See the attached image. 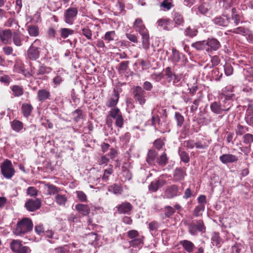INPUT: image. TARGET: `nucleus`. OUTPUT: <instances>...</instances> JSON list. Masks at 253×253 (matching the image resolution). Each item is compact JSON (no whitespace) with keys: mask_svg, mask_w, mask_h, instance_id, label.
I'll return each instance as SVG.
<instances>
[{"mask_svg":"<svg viewBox=\"0 0 253 253\" xmlns=\"http://www.w3.org/2000/svg\"><path fill=\"white\" fill-rule=\"evenodd\" d=\"M116 208L119 213L129 214L132 210L133 207L130 203L126 202L118 205Z\"/></svg>","mask_w":253,"mask_h":253,"instance_id":"13","label":"nucleus"},{"mask_svg":"<svg viewBox=\"0 0 253 253\" xmlns=\"http://www.w3.org/2000/svg\"><path fill=\"white\" fill-rule=\"evenodd\" d=\"M120 97L118 92L114 89L113 94L111 96L110 99L107 101L106 105L108 107H115L118 103Z\"/></svg>","mask_w":253,"mask_h":253,"instance_id":"20","label":"nucleus"},{"mask_svg":"<svg viewBox=\"0 0 253 253\" xmlns=\"http://www.w3.org/2000/svg\"><path fill=\"white\" fill-rule=\"evenodd\" d=\"M142 36V42L143 47L147 50L149 48L150 46V41H149V36L148 32L140 34Z\"/></svg>","mask_w":253,"mask_h":253,"instance_id":"36","label":"nucleus"},{"mask_svg":"<svg viewBox=\"0 0 253 253\" xmlns=\"http://www.w3.org/2000/svg\"><path fill=\"white\" fill-rule=\"evenodd\" d=\"M210 109L213 113L216 114H220L224 112L219 102H212L210 105Z\"/></svg>","mask_w":253,"mask_h":253,"instance_id":"26","label":"nucleus"},{"mask_svg":"<svg viewBox=\"0 0 253 253\" xmlns=\"http://www.w3.org/2000/svg\"><path fill=\"white\" fill-rule=\"evenodd\" d=\"M33 227V224L31 219L29 218H23L19 221L13 231L14 234L18 236H22L31 231Z\"/></svg>","mask_w":253,"mask_h":253,"instance_id":"1","label":"nucleus"},{"mask_svg":"<svg viewBox=\"0 0 253 253\" xmlns=\"http://www.w3.org/2000/svg\"><path fill=\"white\" fill-rule=\"evenodd\" d=\"M233 94H231L229 96L222 95L221 97V100L223 99L221 101H219L220 105L222 107L224 112H228L230 110V108L232 106V101L231 98Z\"/></svg>","mask_w":253,"mask_h":253,"instance_id":"11","label":"nucleus"},{"mask_svg":"<svg viewBox=\"0 0 253 253\" xmlns=\"http://www.w3.org/2000/svg\"><path fill=\"white\" fill-rule=\"evenodd\" d=\"M108 191L113 192L115 194H121L123 191V189L120 185L114 184L109 186Z\"/></svg>","mask_w":253,"mask_h":253,"instance_id":"43","label":"nucleus"},{"mask_svg":"<svg viewBox=\"0 0 253 253\" xmlns=\"http://www.w3.org/2000/svg\"><path fill=\"white\" fill-rule=\"evenodd\" d=\"M157 155V153L154 149L150 150L148 151L146 161L149 165H154L155 161L156 160Z\"/></svg>","mask_w":253,"mask_h":253,"instance_id":"29","label":"nucleus"},{"mask_svg":"<svg viewBox=\"0 0 253 253\" xmlns=\"http://www.w3.org/2000/svg\"><path fill=\"white\" fill-rule=\"evenodd\" d=\"M127 236L131 240L141 237L136 230H131L127 232Z\"/></svg>","mask_w":253,"mask_h":253,"instance_id":"63","label":"nucleus"},{"mask_svg":"<svg viewBox=\"0 0 253 253\" xmlns=\"http://www.w3.org/2000/svg\"><path fill=\"white\" fill-rule=\"evenodd\" d=\"M205 209V206L198 205L196 206L193 210V214L196 217H198L202 214V212Z\"/></svg>","mask_w":253,"mask_h":253,"instance_id":"53","label":"nucleus"},{"mask_svg":"<svg viewBox=\"0 0 253 253\" xmlns=\"http://www.w3.org/2000/svg\"><path fill=\"white\" fill-rule=\"evenodd\" d=\"M133 27L136 31L138 32L140 34L148 32L141 18H138L135 19Z\"/></svg>","mask_w":253,"mask_h":253,"instance_id":"15","label":"nucleus"},{"mask_svg":"<svg viewBox=\"0 0 253 253\" xmlns=\"http://www.w3.org/2000/svg\"><path fill=\"white\" fill-rule=\"evenodd\" d=\"M82 33L88 40H92V33L90 29L88 27H84L82 29Z\"/></svg>","mask_w":253,"mask_h":253,"instance_id":"57","label":"nucleus"},{"mask_svg":"<svg viewBox=\"0 0 253 253\" xmlns=\"http://www.w3.org/2000/svg\"><path fill=\"white\" fill-rule=\"evenodd\" d=\"M244 246L242 243H235L231 246L230 253H244Z\"/></svg>","mask_w":253,"mask_h":253,"instance_id":"27","label":"nucleus"},{"mask_svg":"<svg viewBox=\"0 0 253 253\" xmlns=\"http://www.w3.org/2000/svg\"><path fill=\"white\" fill-rule=\"evenodd\" d=\"M230 18L226 16H218L212 19L213 22L218 26H227L230 23Z\"/></svg>","mask_w":253,"mask_h":253,"instance_id":"16","label":"nucleus"},{"mask_svg":"<svg viewBox=\"0 0 253 253\" xmlns=\"http://www.w3.org/2000/svg\"><path fill=\"white\" fill-rule=\"evenodd\" d=\"M249 30L242 27H239L238 28L233 29L230 30V32L235 34H240L243 36H246L249 33Z\"/></svg>","mask_w":253,"mask_h":253,"instance_id":"51","label":"nucleus"},{"mask_svg":"<svg viewBox=\"0 0 253 253\" xmlns=\"http://www.w3.org/2000/svg\"><path fill=\"white\" fill-rule=\"evenodd\" d=\"M40 42L39 40H36L28 49L27 56L30 60L35 61L39 58L40 55L39 48L36 46L34 44H39Z\"/></svg>","mask_w":253,"mask_h":253,"instance_id":"6","label":"nucleus"},{"mask_svg":"<svg viewBox=\"0 0 253 253\" xmlns=\"http://www.w3.org/2000/svg\"><path fill=\"white\" fill-rule=\"evenodd\" d=\"M171 20L167 18H161L157 21L158 26L161 29L169 31L171 29L168 27L170 25Z\"/></svg>","mask_w":253,"mask_h":253,"instance_id":"24","label":"nucleus"},{"mask_svg":"<svg viewBox=\"0 0 253 253\" xmlns=\"http://www.w3.org/2000/svg\"><path fill=\"white\" fill-rule=\"evenodd\" d=\"M206 228L202 220H193L188 226V231L193 236L198 234V232H204Z\"/></svg>","mask_w":253,"mask_h":253,"instance_id":"4","label":"nucleus"},{"mask_svg":"<svg viewBox=\"0 0 253 253\" xmlns=\"http://www.w3.org/2000/svg\"><path fill=\"white\" fill-rule=\"evenodd\" d=\"M198 33V31L195 28H191L190 27H188L186 28L184 30V34L187 37L193 38L195 37Z\"/></svg>","mask_w":253,"mask_h":253,"instance_id":"50","label":"nucleus"},{"mask_svg":"<svg viewBox=\"0 0 253 253\" xmlns=\"http://www.w3.org/2000/svg\"><path fill=\"white\" fill-rule=\"evenodd\" d=\"M11 127L14 131L19 132L23 128V124L21 121L15 120L11 122Z\"/></svg>","mask_w":253,"mask_h":253,"instance_id":"40","label":"nucleus"},{"mask_svg":"<svg viewBox=\"0 0 253 253\" xmlns=\"http://www.w3.org/2000/svg\"><path fill=\"white\" fill-rule=\"evenodd\" d=\"M116 37V33L114 31L107 32L105 33L103 39L107 42H109L114 40Z\"/></svg>","mask_w":253,"mask_h":253,"instance_id":"55","label":"nucleus"},{"mask_svg":"<svg viewBox=\"0 0 253 253\" xmlns=\"http://www.w3.org/2000/svg\"><path fill=\"white\" fill-rule=\"evenodd\" d=\"M165 76H166V78L168 80V82H172V80L174 77H175L176 75L172 72L171 68L169 67H168L165 69Z\"/></svg>","mask_w":253,"mask_h":253,"instance_id":"49","label":"nucleus"},{"mask_svg":"<svg viewBox=\"0 0 253 253\" xmlns=\"http://www.w3.org/2000/svg\"><path fill=\"white\" fill-rule=\"evenodd\" d=\"M55 201L59 206H64L68 201V199L65 195L57 194L55 196Z\"/></svg>","mask_w":253,"mask_h":253,"instance_id":"31","label":"nucleus"},{"mask_svg":"<svg viewBox=\"0 0 253 253\" xmlns=\"http://www.w3.org/2000/svg\"><path fill=\"white\" fill-rule=\"evenodd\" d=\"M160 7L164 10H169L173 5L171 2V0H164L160 5Z\"/></svg>","mask_w":253,"mask_h":253,"instance_id":"56","label":"nucleus"},{"mask_svg":"<svg viewBox=\"0 0 253 253\" xmlns=\"http://www.w3.org/2000/svg\"><path fill=\"white\" fill-rule=\"evenodd\" d=\"M164 212L165 216L170 218L175 212V210L169 206H166L164 209Z\"/></svg>","mask_w":253,"mask_h":253,"instance_id":"54","label":"nucleus"},{"mask_svg":"<svg viewBox=\"0 0 253 253\" xmlns=\"http://www.w3.org/2000/svg\"><path fill=\"white\" fill-rule=\"evenodd\" d=\"M27 30L30 36L37 37L39 34V30L38 26L35 25H30L28 26Z\"/></svg>","mask_w":253,"mask_h":253,"instance_id":"44","label":"nucleus"},{"mask_svg":"<svg viewBox=\"0 0 253 253\" xmlns=\"http://www.w3.org/2000/svg\"><path fill=\"white\" fill-rule=\"evenodd\" d=\"M52 71V68L50 67H47L44 65L40 66L37 71V75H42L47 74Z\"/></svg>","mask_w":253,"mask_h":253,"instance_id":"42","label":"nucleus"},{"mask_svg":"<svg viewBox=\"0 0 253 253\" xmlns=\"http://www.w3.org/2000/svg\"><path fill=\"white\" fill-rule=\"evenodd\" d=\"M167 181L165 179L158 178L152 181L148 186V190L151 192H156L159 188L165 185Z\"/></svg>","mask_w":253,"mask_h":253,"instance_id":"9","label":"nucleus"},{"mask_svg":"<svg viewBox=\"0 0 253 253\" xmlns=\"http://www.w3.org/2000/svg\"><path fill=\"white\" fill-rule=\"evenodd\" d=\"M169 158H168L167 154L164 152L161 155H160L157 159V163L161 167H165L168 163Z\"/></svg>","mask_w":253,"mask_h":253,"instance_id":"39","label":"nucleus"},{"mask_svg":"<svg viewBox=\"0 0 253 253\" xmlns=\"http://www.w3.org/2000/svg\"><path fill=\"white\" fill-rule=\"evenodd\" d=\"M129 62L128 61H122L121 62L118 68V71L120 73H124L127 70Z\"/></svg>","mask_w":253,"mask_h":253,"instance_id":"59","label":"nucleus"},{"mask_svg":"<svg viewBox=\"0 0 253 253\" xmlns=\"http://www.w3.org/2000/svg\"><path fill=\"white\" fill-rule=\"evenodd\" d=\"M33 107L30 104L24 103L22 105L21 111L23 116L28 118L31 114Z\"/></svg>","mask_w":253,"mask_h":253,"instance_id":"30","label":"nucleus"},{"mask_svg":"<svg viewBox=\"0 0 253 253\" xmlns=\"http://www.w3.org/2000/svg\"><path fill=\"white\" fill-rule=\"evenodd\" d=\"M55 253H69L70 246L66 245L55 249Z\"/></svg>","mask_w":253,"mask_h":253,"instance_id":"58","label":"nucleus"},{"mask_svg":"<svg viewBox=\"0 0 253 253\" xmlns=\"http://www.w3.org/2000/svg\"><path fill=\"white\" fill-rule=\"evenodd\" d=\"M109 115L113 119H115L117 117L122 115L120 109L117 107L112 108L109 112Z\"/></svg>","mask_w":253,"mask_h":253,"instance_id":"62","label":"nucleus"},{"mask_svg":"<svg viewBox=\"0 0 253 253\" xmlns=\"http://www.w3.org/2000/svg\"><path fill=\"white\" fill-rule=\"evenodd\" d=\"M180 195L179 187L177 185L173 184L167 186L164 191V198L170 199Z\"/></svg>","mask_w":253,"mask_h":253,"instance_id":"7","label":"nucleus"},{"mask_svg":"<svg viewBox=\"0 0 253 253\" xmlns=\"http://www.w3.org/2000/svg\"><path fill=\"white\" fill-rule=\"evenodd\" d=\"M175 119L176 120L177 126H181L184 121L183 116L179 112H175Z\"/></svg>","mask_w":253,"mask_h":253,"instance_id":"61","label":"nucleus"},{"mask_svg":"<svg viewBox=\"0 0 253 253\" xmlns=\"http://www.w3.org/2000/svg\"><path fill=\"white\" fill-rule=\"evenodd\" d=\"M50 92L45 89H39L37 92V98L39 101L43 102L45 100L49 99Z\"/></svg>","mask_w":253,"mask_h":253,"instance_id":"18","label":"nucleus"},{"mask_svg":"<svg viewBox=\"0 0 253 253\" xmlns=\"http://www.w3.org/2000/svg\"><path fill=\"white\" fill-rule=\"evenodd\" d=\"M42 206L41 200L37 198L35 200L29 199L25 204V207L29 211H34L39 210Z\"/></svg>","mask_w":253,"mask_h":253,"instance_id":"8","label":"nucleus"},{"mask_svg":"<svg viewBox=\"0 0 253 253\" xmlns=\"http://www.w3.org/2000/svg\"><path fill=\"white\" fill-rule=\"evenodd\" d=\"M173 21L175 23V27L178 25H181L184 23L183 16L178 12H175L173 14Z\"/></svg>","mask_w":253,"mask_h":253,"instance_id":"41","label":"nucleus"},{"mask_svg":"<svg viewBox=\"0 0 253 253\" xmlns=\"http://www.w3.org/2000/svg\"><path fill=\"white\" fill-rule=\"evenodd\" d=\"M1 173L7 179H10L15 173V170L11 162L6 159L1 165Z\"/></svg>","mask_w":253,"mask_h":253,"instance_id":"3","label":"nucleus"},{"mask_svg":"<svg viewBox=\"0 0 253 253\" xmlns=\"http://www.w3.org/2000/svg\"><path fill=\"white\" fill-rule=\"evenodd\" d=\"M66 76V71L65 70L61 68L59 69L55 73V76L52 80L54 84V87L60 85L64 81Z\"/></svg>","mask_w":253,"mask_h":253,"instance_id":"10","label":"nucleus"},{"mask_svg":"<svg viewBox=\"0 0 253 253\" xmlns=\"http://www.w3.org/2000/svg\"><path fill=\"white\" fill-rule=\"evenodd\" d=\"M42 183L44 185V188L47 189V195H52L55 194H57L60 191V188L57 187L54 185L46 183L45 182H42Z\"/></svg>","mask_w":253,"mask_h":253,"instance_id":"21","label":"nucleus"},{"mask_svg":"<svg viewBox=\"0 0 253 253\" xmlns=\"http://www.w3.org/2000/svg\"><path fill=\"white\" fill-rule=\"evenodd\" d=\"M113 169L112 166L111 168L105 169L104 171V174L102 177V179L104 181H106L108 180L109 177L113 173Z\"/></svg>","mask_w":253,"mask_h":253,"instance_id":"60","label":"nucleus"},{"mask_svg":"<svg viewBox=\"0 0 253 253\" xmlns=\"http://www.w3.org/2000/svg\"><path fill=\"white\" fill-rule=\"evenodd\" d=\"M132 95L136 102L140 105H144L146 101V92L140 86H136L133 88Z\"/></svg>","mask_w":253,"mask_h":253,"instance_id":"2","label":"nucleus"},{"mask_svg":"<svg viewBox=\"0 0 253 253\" xmlns=\"http://www.w3.org/2000/svg\"><path fill=\"white\" fill-rule=\"evenodd\" d=\"M185 58V56L183 54L180 53L178 50L175 49H172V55L170 57L171 61L176 64L177 63L180 61H183Z\"/></svg>","mask_w":253,"mask_h":253,"instance_id":"17","label":"nucleus"},{"mask_svg":"<svg viewBox=\"0 0 253 253\" xmlns=\"http://www.w3.org/2000/svg\"><path fill=\"white\" fill-rule=\"evenodd\" d=\"M207 51H211V50L216 51L218 49L220 46V43L215 38H208L206 40Z\"/></svg>","mask_w":253,"mask_h":253,"instance_id":"12","label":"nucleus"},{"mask_svg":"<svg viewBox=\"0 0 253 253\" xmlns=\"http://www.w3.org/2000/svg\"><path fill=\"white\" fill-rule=\"evenodd\" d=\"M78 13V9L76 7H70L65 10L63 19L64 22L69 24H73Z\"/></svg>","mask_w":253,"mask_h":253,"instance_id":"5","label":"nucleus"},{"mask_svg":"<svg viewBox=\"0 0 253 253\" xmlns=\"http://www.w3.org/2000/svg\"><path fill=\"white\" fill-rule=\"evenodd\" d=\"M219 159L223 164L234 163L238 161V158L236 156L230 154L221 155Z\"/></svg>","mask_w":253,"mask_h":253,"instance_id":"19","label":"nucleus"},{"mask_svg":"<svg viewBox=\"0 0 253 253\" xmlns=\"http://www.w3.org/2000/svg\"><path fill=\"white\" fill-rule=\"evenodd\" d=\"M249 128L248 127L238 124L235 129L236 134L237 136L244 135L249 131Z\"/></svg>","mask_w":253,"mask_h":253,"instance_id":"37","label":"nucleus"},{"mask_svg":"<svg viewBox=\"0 0 253 253\" xmlns=\"http://www.w3.org/2000/svg\"><path fill=\"white\" fill-rule=\"evenodd\" d=\"M242 142L245 145L250 148L251 144L253 143V134L249 133L245 134L242 137Z\"/></svg>","mask_w":253,"mask_h":253,"instance_id":"32","label":"nucleus"},{"mask_svg":"<svg viewBox=\"0 0 253 253\" xmlns=\"http://www.w3.org/2000/svg\"><path fill=\"white\" fill-rule=\"evenodd\" d=\"M14 67L15 70L18 73L22 74L25 76L30 75L29 72L24 69V65L22 64H17Z\"/></svg>","mask_w":253,"mask_h":253,"instance_id":"47","label":"nucleus"},{"mask_svg":"<svg viewBox=\"0 0 253 253\" xmlns=\"http://www.w3.org/2000/svg\"><path fill=\"white\" fill-rule=\"evenodd\" d=\"M191 46L198 50L205 49L206 51L208 47L206 40L194 42L191 44Z\"/></svg>","mask_w":253,"mask_h":253,"instance_id":"33","label":"nucleus"},{"mask_svg":"<svg viewBox=\"0 0 253 253\" xmlns=\"http://www.w3.org/2000/svg\"><path fill=\"white\" fill-rule=\"evenodd\" d=\"M185 172L181 168H177L173 173V179L175 181H179L184 179Z\"/></svg>","mask_w":253,"mask_h":253,"instance_id":"28","label":"nucleus"},{"mask_svg":"<svg viewBox=\"0 0 253 253\" xmlns=\"http://www.w3.org/2000/svg\"><path fill=\"white\" fill-rule=\"evenodd\" d=\"M14 44L17 46L22 45V37L21 35L16 32H14L12 36Z\"/></svg>","mask_w":253,"mask_h":253,"instance_id":"46","label":"nucleus"},{"mask_svg":"<svg viewBox=\"0 0 253 253\" xmlns=\"http://www.w3.org/2000/svg\"><path fill=\"white\" fill-rule=\"evenodd\" d=\"M59 32L61 38L66 39L69 36L73 35L74 34V30L70 28H62L60 29Z\"/></svg>","mask_w":253,"mask_h":253,"instance_id":"35","label":"nucleus"},{"mask_svg":"<svg viewBox=\"0 0 253 253\" xmlns=\"http://www.w3.org/2000/svg\"><path fill=\"white\" fill-rule=\"evenodd\" d=\"M22 242L19 240H13L10 243L11 250L16 253L18 251L19 248L21 247Z\"/></svg>","mask_w":253,"mask_h":253,"instance_id":"52","label":"nucleus"},{"mask_svg":"<svg viewBox=\"0 0 253 253\" xmlns=\"http://www.w3.org/2000/svg\"><path fill=\"white\" fill-rule=\"evenodd\" d=\"M144 237L143 236H141L137 238L134 239L129 241V244L130 246L132 247L133 248H138L139 249L142 248L143 246Z\"/></svg>","mask_w":253,"mask_h":253,"instance_id":"23","label":"nucleus"},{"mask_svg":"<svg viewBox=\"0 0 253 253\" xmlns=\"http://www.w3.org/2000/svg\"><path fill=\"white\" fill-rule=\"evenodd\" d=\"M211 241L213 246H215L217 248H220L221 246L222 240L219 237L218 233L214 232L213 233Z\"/></svg>","mask_w":253,"mask_h":253,"instance_id":"34","label":"nucleus"},{"mask_svg":"<svg viewBox=\"0 0 253 253\" xmlns=\"http://www.w3.org/2000/svg\"><path fill=\"white\" fill-rule=\"evenodd\" d=\"M178 153L181 161L185 163H187L189 162L190 158L188 154L186 152L182 150L181 148H179Z\"/></svg>","mask_w":253,"mask_h":253,"instance_id":"45","label":"nucleus"},{"mask_svg":"<svg viewBox=\"0 0 253 253\" xmlns=\"http://www.w3.org/2000/svg\"><path fill=\"white\" fill-rule=\"evenodd\" d=\"M11 89L15 96L19 97L23 94L24 90L22 87L15 85L11 87Z\"/></svg>","mask_w":253,"mask_h":253,"instance_id":"48","label":"nucleus"},{"mask_svg":"<svg viewBox=\"0 0 253 253\" xmlns=\"http://www.w3.org/2000/svg\"><path fill=\"white\" fill-rule=\"evenodd\" d=\"M180 244L183 247L184 250L188 253H191L193 252L195 246L194 244L190 241L184 240L180 242Z\"/></svg>","mask_w":253,"mask_h":253,"instance_id":"25","label":"nucleus"},{"mask_svg":"<svg viewBox=\"0 0 253 253\" xmlns=\"http://www.w3.org/2000/svg\"><path fill=\"white\" fill-rule=\"evenodd\" d=\"M231 19L234 21L235 26L238 25L240 21L239 11L236 8H232Z\"/></svg>","mask_w":253,"mask_h":253,"instance_id":"38","label":"nucleus"},{"mask_svg":"<svg viewBox=\"0 0 253 253\" xmlns=\"http://www.w3.org/2000/svg\"><path fill=\"white\" fill-rule=\"evenodd\" d=\"M209 146V143L206 141L200 140L195 143V147L197 149H205Z\"/></svg>","mask_w":253,"mask_h":253,"instance_id":"64","label":"nucleus"},{"mask_svg":"<svg viewBox=\"0 0 253 253\" xmlns=\"http://www.w3.org/2000/svg\"><path fill=\"white\" fill-rule=\"evenodd\" d=\"M12 36L10 30L0 31V40L4 44H8L10 42Z\"/></svg>","mask_w":253,"mask_h":253,"instance_id":"14","label":"nucleus"},{"mask_svg":"<svg viewBox=\"0 0 253 253\" xmlns=\"http://www.w3.org/2000/svg\"><path fill=\"white\" fill-rule=\"evenodd\" d=\"M75 209L83 215H87L90 212V208L87 205L78 204L75 206Z\"/></svg>","mask_w":253,"mask_h":253,"instance_id":"22","label":"nucleus"}]
</instances>
